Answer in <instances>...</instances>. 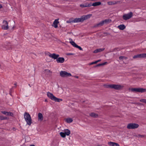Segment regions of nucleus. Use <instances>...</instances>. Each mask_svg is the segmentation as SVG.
I'll return each instance as SVG.
<instances>
[{"instance_id": "nucleus-33", "label": "nucleus", "mask_w": 146, "mask_h": 146, "mask_svg": "<svg viewBox=\"0 0 146 146\" xmlns=\"http://www.w3.org/2000/svg\"><path fill=\"white\" fill-rule=\"evenodd\" d=\"M140 102L144 103L146 104V99H142L140 100Z\"/></svg>"}, {"instance_id": "nucleus-42", "label": "nucleus", "mask_w": 146, "mask_h": 146, "mask_svg": "<svg viewBox=\"0 0 146 146\" xmlns=\"http://www.w3.org/2000/svg\"><path fill=\"white\" fill-rule=\"evenodd\" d=\"M2 7V6L1 4H0V8H1Z\"/></svg>"}, {"instance_id": "nucleus-27", "label": "nucleus", "mask_w": 146, "mask_h": 146, "mask_svg": "<svg viewBox=\"0 0 146 146\" xmlns=\"http://www.w3.org/2000/svg\"><path fill=\"white\" fill-rule=\"evenodd\" d=\"M70 43L74 47H76L77 45V44L74 41H70Z\"/></svg>"}, {"instance_id": "nucleus-11", "label": "nucleus", "mask_w": 146, "mask_h": 146, "mask_svg": "<svg viewBox=\"0 0 146 146\" xmlns=\"http://www.w3.org/2000/svg\"><path fill=\"white\" fill-rule=\"evenodd\" d=\"M92 15L90 14L86 15H83L81 17L83 22L88 19H89L92 16Z\"/></svg>"}, {"instance_id": "nucleus-9", "label": "nucleus", "mask_w": 146, "mask_h": 146, "mask_svg": "<svg viewBox=\"0 0 146 146\" xmlns=\"http://www.w3.org/2000/svg\"><path fill=\"white\" fill-rule=\"evenodd\" d=\"M48 55L50 58H52L54 59H56L58 58L59 56L58 54H56L55 53L50 54L49 52H48Z\"/></svg>"}, {"instance_id": "nucleus-13", "label": "nucleus", "mask_w": 146, "mask_h": 146, "mask_svg": "<svg viewBox=\"0 0 146 146\" xmlns=\"http://www.w3.org/2000/svg\"><path fill=\"white\" fill-rule=\"evenodd\" d=\"M3 114L7 116H12L13 115V113L11 112H8L6 111H1Z\"/></svg>"}, {"instance_id": "nucleus-12", "label": "nucleus", "mask_w": 146, "mask_h": 146, "mask_svg": "<svg viewBox=\"0 0 146 146\" xmlns=\"http://www.w3.org/2000/svg\"><path fill=\"white\" fill-rule=\"evenodd\" d=\"M82 17L80 18H76L74 19L72 21V23H76L80 22H82Z\"/></svg>"}, {"instance_id": "nucleus-17", "label": "nucleus", "mask_w": 146, "mask_h": 146, "mask_svg": "<svg viewBox=\"0 0 146 146\" xmlns=\"http://www.w3.org/2000/svg\"><path fill=\"white\" fill-rule=\"evenodd\" d=\"M43 119V116L42 114L41 113H39L38 115V120L40 121Z\"/></svg>"}, {"instance_id": "nucleus-31", "label": "nucleus", "mask_w": 146, "mask_h": 146, "mask_svg": "<svg viewBox=\"0 0 146 146\" xmlns=\"http://www.w3.org/2000/svg\"><path fill=\"white\" fill-rule=\"evenodd\" d=\"M107 62H105L102 63V64H98L97 65H96V67L99 66H101L104 65L106 64H107Z\"/></svg>"}, {"instance_id": "nucleus-28", "label": "nucleus", "mask_w": 146, "mask_h": 146, "mask_svg": "<svg viewBox=\"0 0 146 146\" xmlns=\"http://www.w3.org/2000/svg\"><path fill=\"white\" fill-rule=\"evenodd\" d=\"M60 134L61 137H65L66 135L64 132H61L60 133Z\"/></svg>"}, {"instance_id": "nucleus-40", "label": "nucleus", "mask_w": 146, "mask_h": 146, "mask_svg": "<svg viewBox=\"0 0 146 146\" xmlns=\"http://www.w3.org/2000/svg\"><path fill=\"white\" fill-rule=\"evenodd\" d=\"M97 63V62L96 61L94 62H93L90 64V65H92L94 64H95Z\"/></svg>"}, {"instance_id": "nucleus-37", "label": "nucleus", "mask_w": 146, "mask_h": 146, "mask_svg": "<svg viewBox=\"0 0 146 146\" xmlns=\"http://www.w3.org/2000/svg\"><path fill=\"white\" fill-rule=\"evenodd\" d=\"M76 48H78L79 49H80V50H82V48L80 46H78V45L77 46Z\"/></svg>"}, {"instance_id": "nucleus-7", "label": "nucleus", "mask_w": 146, "mask_h": 146, "mask_svg": "<svg viewBox=\"0 0 146 146\" xmlns=\"http://www.w3.org/2000/svg\"><path fill=\"white\" fill-rule=\"evenodd\" d=\"M131 90L133 92L143 93L146 92V89L143 88H132Z\"/></svg>"}, {"instance_id": "nucleus-29", "label": "nucleus", "mask_w": 146, "mask_h": 146, "mask_svg": "<svg viewBox=\"0 0 146 146\" xmlns=\"http://www.w3.org/2000/svg\"><path fill=\"white\" fill-rule=\"evenodd\" d=\"M7 118L6 117H4L3 116L0 115V119L1 120L7 119Z\"/></svg>"}, {"instance_id": "nucleus-21", "label": "nucleus", "mask_w": 146, "mask_h": 146, "mask_svg": "<svg viewBox=\"0 0 146 146\" xmlns=\"http://www.w3.org/2000/svg\"><path fill=\"white\" fill-rule=\"evenodd\" d=\"M64 131L66 135H69L70 133V131L68 129H65L64 130Z\"/></svg>"}, {"instance_id": "nucleus-2", "label": "nucleus", "mask_w": 146, "mask_h": 146, "mask_svg": "<svg viewBox=\"0 0 146 146\" xmlns=\"http://www.w3.org/2000/svg\"><path fill=\"white\" fill-rule=\"evenodd\" d=\"M24 116L27 124L30 125L32 123V121L30 115L28 113L25 112L24 114Z\"/></svg>"}, {"instance_id": "nucleus-25", "label": "nucleus", "mask_w": 146, "mask_h": 146, "mask_svg": "<svg viewBox=\"0 0 146 146\" xmlns=\"http://www.w3.org/2000/svg\"><path fill=\"white\" fill-rule=\"evenodd\" d=\"M104 23L103 21L100 22L99 23L97 24L96 26L95 27H98L99 26H102L104 24Z\"/></svg>"}, {"instance_id": "nucleus-34", "label": "nucleus", "mask_w": 146, "mask_h": 146, "mask_svg": "<svg viewBox=\"0 0 146 146\" xmlns=\"http://www.w3.org/2000/svg\"><path fill=\"white\" fill-rule=\"evenodd\" d=\"M85 6H86V7H90L92 6V4H89L88 3H86L85 4Z\"/></svg>"}, {"instance_id": "nucleus-19", "label": "nucleus", "mask_w": 146, "mask_h": 146, "mask_svg": "<svg viewBox=\"0 0 146 146\" xmlns=\"http://www.w3.org/2000/svg\"><path fill=\"white\" fill-rule=\"evenodd\" d=\"M118 28L120 30H123L126 28L125 26L123 24L121 25L118 26Z\"/></svg>"}, {"instance_id": "nucleus-24", "label": "nucleus", "mask_w": 146, "mask_h": 146, "mask_svg": "<svg viewBox=\"0 0 146 146\" xmlns=\"http://www.w3.org/2000/svg\"><path fill=\"white\" fill-rule=\"evenodd\" d=\"M65 121L67 123H70L73 121V119L71 118H68L66 119Z\"/></svg>"}, {"instance_id": "nucleus-18", "label": "nucleus", "mask_w": 146, "mask_h": 146, "mask_svg": "<svg viewBox=\"0 0 146 146\" xmlns=\"http://www.w3.org/2000/svg\"><path fill=\"white\" fill-rule=\"evenodd\" d=\"M104 48L97 49L95 50H94V53H96L98 52H100L104 50Z\"/></svg>"}, {"instance_id": "nucleus-14", "label": "nucleus", "mask_w": 146, "mask_h": 146, "mask_svg": "<svg viewBox=\"0 0 146 146\" xmlns=\"http://www.w3.org/2000/svg\"><path fill=\"white\" fill-rule=\"evenodd\" d=\"M56 61L58 63H62L64 62V59L63 57H58Z\"/></svg>"}, {"instance_id": "nucleus-46", "label": "nucleus", "mask_w": 146, "mask_h": 146, "mask_svg": "<svg viewBox=\"0 0 146 146\" xmlns=\"http://www.w3.org/2000/svg\"><path fill=\"white\" fill-rule=\"evenodd\" d=\"M29 86L30 87H31V86H30V85L29 84Z\"/></svg>"}, {"instance_id": "nucleus-43", "label": "nucleus", "mask_w": 146, "mask_h": 146, "mask_svg": "<svg viewBox=\"0 0 146 146\" xmlns=\"http://www.w3.org/2000/svg\"><path fill=\"white\" fill-rule=\"evenodd\" d=\"M30 146H35L34 145H31Z\"/></svg>"}, {"instance_id": "nucleus-20", "label": "nucleus", "mask_w": 146, "mask_h": 146, "mask_svg": "<svg viewBox=\"0 0 146 146\" xmlns=\"http://www.w3.org/2000/svg\"><path fill=\"white\" fill-rule=\"evenodd\" d=\"M101 3L100 2H97L93 3L92 4V6H96L100 5H101Z\"/></svg>"}, {"instance_id": "nucleus-39", "label": "nucleus", "mask_w": 146, "mask_h": 146, "mask_svg": "<svg viewBox=\"0 0 146 146\" xmlns=\"http://www.w3.org/2000/svg\"><path fill=\"white\" fill-rule=\"evenodd\" d=\"M66 55L70 56L71 55H73L74 54L72 53H67L66 54Z\"/></svg>"}, {"instance_id": "nucleus-8", "label": "nucleus", "mask_w": 146, "mask_h": 146, "mask_svg": "<svg viewBox=\"0 0 146 146\" xmlns=\"http://www.w3.org/2000/svg\"><path fill=\"white\" fill-rule=\"evenodd\" d=\"M2 28L4 30H7L9 29L8 23L6 21H3V25L2 26Z\"/></svg>"}, {"instance_id": "nucleus-35", "label": "nucleus", "mask_w": 146, "mask_h": 146, "mask_svg": "<svg viewBox=\"0 0 146 146\" xmlns=\"http://www.w3.org/2000/svg\"><path fill=\"white\" fill-rule=\"evenodd\" d=\"M143 21V20L141 18H138L137 19L136 21V22H139V21Z\"/></svg>"}, {"instance_id": "nucleus-16", "label": "nucleus", "mask_w": 146, "mask_h": 146, "mask_svg": "<svg viewBox=\"0 0 146 146\" xmlns=\"http://www.w3.org/2000/svg\"><path fill=\"white\" fill-rule=\"evenodd\" d=\"M59 23L58 19H55L53 23V26L56 28L58 27V24Z\"/></svg>"}, {"instance_id": "nucleus-26", "label": "nucleus", "mask_w": 146, "mask_h": 146, "mask_svg": "<svg viewBox=\"0 0 146 146\" xmlns=\"http://www.w3.org/2000/svg\"><path fill=\"white\" fill-rule=\"evenodd\" d=\"M116 3L115 1H110L108 2V4L109 5H112Z\"/></svg>"}, {"instance_id": "nucleus-32", "label": "nucleus", "mask_w": 146, "mask_h": 146, "mask_svg": "<svg viewBox=\"0 0 146 146\" xmlns=\"http://www.w3.org/2000/svg\"><path fill=\"white\" fill-rule=\"evenodd\" d=\"M50 70L48 69L46 70H44V72L47 74H49L50 73Z\"/></svg>"}, {"instance_id": "nucleus-15", "label": "nucleus", "mask_w": 146, "mask_h": 146, "mask_svg": "<svg viewBox=\"0 0 146 146\" xmlns=\"http://www.w3.org/2000/svg\"><path fill=\"white\" fill-rule=\"evenodd\" d=\"M108 144L110 146H119L117 143L111 141L108 142Z\"/></svg>"}, {"instance_id": "nucleus-3", "label": "nucleus", "mask_w": 146, "mask_h": 146, "mask_svg": "<svg viewBox=\"0 0 146 146\" xmlns=\"http://www.w3.org/2000/svg\"><path fill=\"white\" fill-rule=\"evenodd\" d=\"M47 96L50 99L54 100L55 102H59L62 101V99L57 98L53 95L52 94L49 92H48L47 93Z\"/></svg>"}, {"instance_id": "nucleus-38", "label": "nucleus", "mask_w": 146, "mask_h": 146, "mask_svg": "<svg viewBox=\"0 0 146 146\" xmlns=\"http://www.w3.org/2000/svg\"><path fill=\"white\" fill-rule=\"evenodd\" d=\"M80 6L82 7H86V6H85V5L81 4L80 5Z\"/></svg>"}, {"instance_id": "nucleus-41", "label": "nucleus", "mask_w": 146, "mask_h": 146, "mask_svg": "<svg viewBox=\"0 0 146 146\" xmlns=\"http://www.w3.org/2000/svg\"><path fill=\"white\" fill-rule=\"evenodd\" d=\"M100 61H101V60H97V61H96L97 62V63L98 62H100Z\"/></svg>"}, {"instance_id": "nucleus-30", "label": "nucleus", "mask_w": 146, "mask_h": 146, "mask_svg": "<svg viewBox=\"0 0 146 146\" xmlns=\"http://www.w3.org/2000/svg\"><path fill=\"white\" fill-rule=\"evenodd\" d=\"M127 59V58L126 57L124 56H120L119 57V59L120 60H126Z\"/></svg>"}, {"instance_id": "nucleus-1", "label": "nucleus", "mask_w": 146, "mask_h": 146, "mask_svg": "<svg viewBox=\"0 0 146 146\" xmlns=\"http://www.w3.org/2000/svg\"><path fill=\"white\" fill-rule=\"evenodd\" d=\"M104 86L107 88H111L117 90L121 89L123 87V86L118 84L105 85Z\"/></svg>"}, {"instance_id": "nucleus-6", "label": "nucleus", "mask_w": 146, "mask_h": 146, "mask_svg": "<svg viewBox=\"0 0 146 146\" xmlns=\"http://www.w3.org/2000/svg\"><path fill=\"white\" fill-rule=\"evenodd\" d=\"M60 74L62 77H65L70 76H72L71 74L64 71H61L60 72Z\"/></svg>"}, {"instance_id": "nucleus-36", "label": "nucleus", "mask_w": 146, "mask_h": 146, "mask_svg": "<svg viewBox=\"0 0 146 146\" xmlns=\"http://www.w3.org/2000/svg\"><path fill=\"white\" fill-rule=\"evenodd\" d=\"M145 136V135H141L139 134L138 135V137H143Z\"/></svg>"}, {"instance_id": "nucleus-23", "label": "nucleus", "mask_w": 146, "mask_h": 146, "mask_svg": "<svg viewBox=\"0 0 146 146\" xmlns=\"http://www.w3.org/2000/svg\"><path fill=\"white\" fill-rule=\"evenodd\" d=\"M104 24H108L111 22V20L110 19H106L103 21Z\"/></svg>"}, {"instance_id": "nucleus-5", "label": "nucleus", "mask_w": 146, "mask_h": 146, "mask_svg": "<svg viewBox=\"0 0 146 146\" xmlns=\"http://www.w3.org/2000/svg\"><path fill=\"white\" fill-rule=\"evenodd\" d=\"M133 16V13L132 12H130L127 14H123L122 16V18L124 20H127L131 18Z\"/></svg>"}, {"instance_id": "nucleus-45", "label": "nucleus", "mask_w": 146, "mask_h": 146, "mask_svg": "<svg viewBox=\"0 0 146 146\" xmlns=\"http://www.w3.org/2000/svg\"><path fill=\"white\" fill-rule=\"evenodd\" d=\"M45 102H46V101H47V100H45Z\"/></svg>"}, {"instance_id": "nucleus-22", "label": "nucleus", "mask_w": 146, "mask_h": 146, "mask_svg": "<svg viewBox=\"0 0 146 146\" xmlns=\"http://www.w3.org/2000/svg\"><path fill=\"white\" fill-rule=\"evenodd\" d=\"M90 115L91 117H98V114L94 113H90Z\"/></svg>"}, {"instance_id": "nucleus-10", "label": "nucleus", "mask_w": 146, "mask_h": 146, "mask_svg": "<svg viewBox=\"0 0 146 146\" xmlns=\"http://www.w3.org/2000/svg\"><path fill=\"white\" fill-rule=\"evenodd\" d=\"M146 57V53H143L135 55L133 58L135 59L137 58H143Z\"/></svg>"}, {"instance_id": "nucleus-4", "label": "nucleus", "mask_w": 146, "mask_h": 146, "mask_svg": "<svg viewBox=\"0 0 146 146\" xmlns=\"http://www.w3.org/2000/svg\"><path fill=\"white\" fill-rule=\"evenodd\" d=\"M139 126L137 123H131L127 124V128L129 129H134L137 128Z\"/></svg>"}, {"instance_id": "nucleus-44", "label": "nucleus", "mask_w": 146, "mask_h": 146, "mask_svg": "<svg viewBox=\"0 0 146 146\" xmlns=\"http://www.w3.org/2000/svg\"><path fill=\"white\" fill-rule=\"evenodd\" d=\"M14 84H15V86H16V85H17V83H15Z\"/></svg>"}]
</instances>
